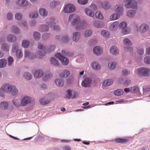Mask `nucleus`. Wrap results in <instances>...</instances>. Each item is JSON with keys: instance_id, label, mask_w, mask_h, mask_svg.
Masks as SVG:
<instances>
[{"instance_id": "nucleus-1", "label": "nucleus", "mask_w": 150, "mask_h": 150, "mask_svg": "<svg viewBox=\"0 0 150 150\" xmlns=\"http://www.w3.org/2000/svg\"><path fill=\"white\" fill-rule=\"evenodd\" d=\"M69 21L74 25H76V29L79 30L86 28L87 26V24L85 21H83L80 22L79 17L75 14H71L69 16Z\"/></svg>"}, {"instance_id": "nucleus-2", "label": "nucleus", "mask_w": 150, "mask_h": 150, "mask_svg": "<svg viewBox=\"0 0 150 150\" xmlns=\"http://www.w3.org/2000/svg\"><path fill=\"white\" fill-rule=\"evenodd\" d=\"M41 52L40 51H39L38 54L36 56L34 55L33 54H31L29 50H26L25 51L24 53V57H28L31 59H33L35 58L36 57L38 58H41L42 56L45 54V53L44 54H40Z\"/></svg>"}, {"instance_id": "nucleus-3", "label": "nucleus", "mask_w": 150, "mask_h": 150, "mask_svg": "<svg viewBox=\"0 0 150 150\" xmlns=\"http://www.w3.org/2000/svg\"><path fill=\"white\" fill-rule=\"evenodd\" d=\"M137 73L140 76H147L150 74V69L140 67L137 69Z\"/></svg>"}, {"instance_id": "nucleus-4", "label": "nucleus", "mask_w": 150, "mask_h": 150, "mask_svg": "<svg viewBox=\"0 0 150 150\" xmlns=\"http://www.w3.org/2000/svg\"><path fill=\"white\" fill-rule=\"evenodd\" d=\"M55 47L54 45L51 46L50 49H47L46 48V47L43 46V45L40 43L38 45V48L39 49L42 50V51L41 52V53L40 54H42L45 53V54L43 56H44L46 52H45L46 50L47 51V53H50L51 52L53 51H54Z\"/></svg>"}, {"instance_id": "nucleus-5", "label": "nucleus", "mask_w": 150, "mask_h": 150, "mask_svg": "<svg viewBox=\"0 0 150 150\" xmlns=\"http://www.w3.org/2000/svg\"><path fill=\"white\" fill-rule=\"evenodd\" d=\"M125 6L127 8H136L137 4L135 0H125Z\"/></svg>"}, {"instance_id": "nucleus-6", "label": "nucleus", "mask_w": 150, "mask_h": 150, "mask_svg": "<svg viewBox=\"0 0 150 150\" xmlns=\"http://www.w3.org/2000/svg\"><path fill=\"white\" fill-rule=\"evenodd\" d=\"M55 56L61 61L63 65H67L68 64L69 62V60L67 58L62 56L60 53H57L55 54Z\"/></svg>"}, {"instance_id": "nucleus-7", "label": "nucleus", "mask_w": 150, "mask_h": 150, "mask_svg": "<svg viewBox=\"0 0 150 150\" xmlns=\"http://www.w3.org/2000/svg\"><path fill=\"white\" fill-rule=\"evenodd\" d=\"M75 10V7L70 4H67L64 9V12L66 13H71L74 12Z\"/></svg>"}, {"instance_id": "nucleus-8", "label": "nucleus", "mask_w": 150, "mask_h": 150, "mask_svg": "<svg viewBox=\"0 0 150 150\" xmlns=\"http://www.w3.org/2000/svg\"><path fill=\"white\" fill-rule=\"evenodd\" d=\"M13 86H11L8 84H6L3 85L0 89V92H6L7 93H10L12 91Z\"/></svg>"}, {"instance_id": "nucleus-9", "label": "nucleus", "mask_w": 150, "mask_h": 150, "mask_svg": "<svg viewBox=\"0 0 150 150\" xmlns=\"http://www.w3.org/2000/svg\"><path fill=\"white\" fill-rule=\"evenodd\" d=\"M137 31H139L141 33H143L147 31L149 29L148 25L146 24H142L138 29L137 28Z\"/></svg>"}, {"instance_id": "nucleus-10", "label": "nucleus", "mask_w": 150, "mask_h": 150, "mask_svg": "<svg viewBox=\"0 0 150 150\" xmlns=\"http://www.w3.org/2000/svg\"><path fill=\"white\" fill-rule=\"evenodd\" d=\"M31 99L28 96H25L22 99L20 105L21 106H25L28 103H30Z\"/></svg>"}, {"instance_id": "nucleus-11", "label": "nucleus", "mask_w": 150, "mask_h": 150, "mask_svg": "<svg viewBox=\"0 0 150 150\" xmlns=\"http://www.w3.org/2000/svg\"><path fill=\"white\" fill-rule=\"evenodd\" d=\"M16 4L18 6L24 7L28 5V2L25 0H19L16 1Z\"/></svg>"}, {"instance_id": "nucleus-12", "label": "nucleus", "mask_w": 150, "mask_h": 150, "mask_svg": "<svg viewBox=\"0 0 150 150\" xmlns=\"http://www.w3.org/2000/svg\"><path fill=\"white\" fill-rule=\"evenodd\" d=\"M97 4L99 8L102 7L105 9H109L110 6L109 3L106 2L102 3L99 1L98 2Z\"/></svg>"}, {"instance_id": "nucleus-13", "label": "nucleus", "mask_w": 150, "mask_h": 150, "mask_svg": "<svg viewBox=\"0 0 150 150\" xmlns=\"http://www.w3.org/2000/svg\"><path fill=\"white\" fill-rule=\"evenodd\" d=\"M44 74V72L41 69L36 70L33 74L34 76L36 78H39L42 77Z\"/></svg>"}, {"instance_id": "nucleus-14", "label": "nucleus", "mask_w": 150, "mask_h": 150, "mask_svg": "<svg viewBox=\"0 0 150 150\" xmlns=\"http://www.w3.org/2000/svg\"><path fill=\"white\" fill-rule=\"evenodd\" d=\"M94 53L98 56L102 54L103 52L102 49L99 46L95 47L93 49Z\"/></svg>"}, {"instance_id": "nucleus-15", "label": "nucleus", "mask_w": 150, "mask_h": 150, "mask_svg": "<svg viewBox=\"0 0 150 150\" xmlns=\"http://www.w3.org/2000/svg\"><path fill=\"white\" fill-rule=\"evenodd\" d=\"M93 25L96 28H101L103 27L105 24L103 21L97 20L93 22Z\"/></svg>"}, {"instance_id": "nucleus-16", "label": "nucleus", "mask_w": 150, "mask_h": 150, "mask_svg": "<svg viewBox=\"0 0 150 150\" xmlns=\"http://www.w3.org/2000/svg\"><path fill=\"white\" fill-rule=\"evenodd\" d=\"M54 21L55 20L54 19L51 20L48 23V24L49 25L50 27H51L54 26L53 29L55 31H58L59 30V27L58 26L54 25H55Z\"/></svg>"}, {"instance_id": "nucleus-17", "label": "nucleus", "mask_w": 150, "mask_h": 150, "mask_svg": "<svg viewBox=\"0 0 150 150\" xmlns=\"http://www.w3.org/2000/svg\"><path fill=\"white\" fill-rule=\"evenodd\" d=\"M110 50L111 53L114 55L118 54L119 52L118 48L115 46H112L110 48Z\"/></svg>"}, {"instance_id": "nucleus-18", "label": "nucleus", "mask_w": 150, "mask_h": 150, "mask_svg": "<svg viewBox=\"0 0 150 150\" xmlns=\"http://www.w3.org/2000/svg\"><path fill=\"white\" fill-rule=\"evenodd\" d=\"M91 80L87 78L83 80L81 83L82 86L84 87H86L89 86L91 83Z\"/></svg>"}, {"instance_id": "nucleus-19", "label": "nucleus", "mask_w": 150, "mask_h": 150, "mask_svg": "<svg viewBox=\"0 0 150 150\" xmlns=\"http://www.w3.org/2000/svg\"><path fill=\"white\" fill-rule=\"evenodd\" d=\"M80 33L78 32H76L74 33L73 34V40L74 41H78L80 39Z\"/></svg>"}, {"instance_id": "nucleus-20", "label": "nucleus", "mask_w": 150, "mask_h": 150, "mask_svg": "<svg viewBox=\"0 0 150 150\" xmlns=\"http://www.w3.org/2000/svg\"><path fill=\"white\" fill-rule=\"evenodd\" d=\"M115 9L116 13H117V14H119L120 15L122 13L123 8L122 6L119 5H116L115 6Z\"/></svg>"}, {"instance_id": "nucleus-21", "label": "nucleus", "mask_w": 150, "mask_h": 150, "mask_svg": "<svg viewBox=\"0 0 150 150\" xmlns=\"http://www.w3.org/2000/svg\"><path fill=\"white\" fill-rule=\"evenodd\" d=\"M119 23L117 21L113 22L110 26L109 29L111 31L116 30L118 27Z\"/></svg>"}, {"instance_id": "nucleus-22", "label": "nucleus", "mask_w": 150, "mask_h": 150, "mask_svg": "<svg viewBox=\"0 0 150 150\" xmlns=\"http://www.w3.org/2000/svg\"><path fill=\"white\" fill-rule=\"evenodd\" d=\"M70 71L67 70H64L59 74V76L62 78H66L70 74Z\"/></svg>"}, {"instance_id": "nucleus-23", "label": "nucleus", "mask_w": 150, "mask_h": 150, "mask_svg": "<svg viewBox=\"0 0 150 150\" xmlns=\"http://www.w3.org/2000/svg\"><path fill=\"white\" fill-rule=\"evenodd\" d=\"M91 66L93 69L96 70H99L101 68L100 65L96 62H93L91 64Z\"/></svg>"}, {"instance_id": "nucleus-24", "label": "nucleus", "mask_w": 150, "mask_h": 150, "mask_svg": "<svg viewBox=\"0 0 150 150\" xmlns=\"http://www.w3.org/2000/svg\"><path fill=\"white\" fill-rule=\"evenodd\" d=\"M55 83L57 86H63L64 82V80L62 79H57L55 80Z\"/></svg>"}, {"instance_id": "nucleus-25", "label": "nucleus", "mask_w": 150, "mask_h": 150, "mask_svg": "<svg viewBox=\"0 0 150 150\" xmlns=\"http://www.w3.org/2000/svg\"><path fill=\"white\" fill-rule=\"evenodd\" d=\"M40 103L42 105H46L48 104L50 102V100L45 97L42 98L39 100Z\"/></svg>"}, {"instance_id": "nucleus-26", "label": "nucleus", "mask_w": 150, "mask_h": 150, "mask_svg": "<svg viewBox=\"0 0 150 150\" xmlns=\"http://www.w3.org/2000/svg\"><path fill=\"white\" fill-rule=\"evenodd\" d=\"M85 13L88 16L93 17L94 16V13L92 11L88 8H86L85 10Z\"/></svg>"}, {"instance_id": "nucleus-27", "label": "nucleus", "mask_w": 150, "mask_h": 150, "mask_svg": "<svg viewBox=\"0 0 150 150\" xmlns=\"http://www.w3.org/2000/svg\"><path fill=\"white\" fill-rule=\"evenodd\" d=\"M115 141L117 143H124L127 142L129 141V140L127 139L119 138L115 139Z\"/></svg>"}, {"instance_id": "nucleus-28", "label": "nucleus", "mask_w": 150, "mask_h": 150, "mask_svg": "<svg viewBox=\"0 0 150 150\" xmlns=\"http://www.w3.org/2000/svg\"><path fill=\"white\" fill-rule=\"evenodd\" d=\"M113 80L111 79L105 80L103 83V85L105 86H109L111 85L113 83Z\"/></svg>"}, {"instance_id": "nucleus-29", "label": "nucleus", "mask_w": 150, "mask_h": 150, "mask_svg": "<svg viewBox=\"0 0 150 150\" xmlns=\"http://www.w3.org/2000/svg\"><path fill=\"white\" fill-rule=\"evenodd\" d=\"M7 63V61L6 59H0V68H2L5 67Z\"/></svg>"}, {"instance_id": "nucleus-30", "label": "nucleus", "mask_w": 150, "mask_h": 150, "mask_svg": "<svg viewBox=\"0 0 150 150\" xmlns=\"http://www.w3.org/2000/svg\"><path fill=\"white\" fill-rule=\"evenodd\" d=\"M120 17L119 14H117V13H114L111 15L110 18V21H113L118 19Z\"/></svg>"}, {"instance_id": "nucleus-31", "label": "nucleus", "mask_w": 150, "mask_h": 150, "mask_svg": "<svg viewBox=\"0 0 150 150\" xmlns=\"http://www.w3.org/2000/svg\"><path fill=\"white\" fill-rule=\"evenodd\" d=\"M117 66L116 63L115 62H110L108 64L109 68L111 70L114 69Z\"/></svg>"}, {"instance_id": "nucleus-32", "label": "nucleus", "mask_w": 150, "mask_h": 150, "mask_svg": "<svg viewBox=\"0 0 150 150\" xmlns=\"http://www.w3.org/2000/svg\"><path fill=\"white\" fill-rule=\"evenodd\" d=\"M23 77L26 79L30 80L32 78L33 76L30 73L28 72H26L24 73Z\"/></svg>"}, {"instance_id": "nucleus-33", "label": "nucleus", "mask_w": 150, "mask_h": 150, "mask_svg": "<svg viewBox=\"0 0 150 150\" xmlns=\"http://www.w3.org/2000/svg\"><path fill=\"white\" fill-rule=\"evenodd\" d=\"M50 60L51 63L54 65L57 66L59 64V62L58 61L55 59L53 57H51Z\"/></svg>"}, {"instance_id": "nucleus-34", "label": "nucleus", "mask_w": 150, "mask_h": 150, "mask_svg": "<svg viewBox=\"0 0 150 150\" xmlns=\"http://www.w3.org/2000/svg\"><path fill=\"white\" fill-rule=\"evenodd\" d=\"M95 16L96 18L98 19L103 20V19L102 14L99 11H97L96 13Z\"/></svg>"}, {"instance_id": "nucleus-35", "label": "nucleus", "mask_w": 150, "mask_h": 150, "mask_svg": "<svg viewBox=\"0 0 150 150\" xmlns=\"http://www.w3.org/2000/svg\"><path fill=\"white\" fill-rule=\"evenodd\" d=\"M7 40L9 42H13L16 40V38L12 35H9L7 38Z\"/></svg>"}, {"instance_id": "nucleus-36", "label": "nucleus", "mask_w": 150, "mask_h": 150, "mask_svg": "<svg viewBox=\"0 0 150 150\" xmlns=\"http://www.w3.org/2000/svg\"><path fill=\"white\" fill-rule=\"evenodd\" d=\"M39 12L41 15L44 16H47V11L43 8L40 9L39 10Z\"/></svg>"}, {"instance_id": "nucleus-37", "label": "nucleus", "mask_w": 150, "mask_h": 150, "mask_svg": "<svg viewBox=\"0 0 150 150\" xmlns=\"http://www.w3.org/2000/svg\"><path fill=\"white\" fill-rule=\"evenodd\" d=\"M38 13L37 11H34L29 14V17L32 18H36L38 17Z\"/></svg>"}, {"instance_id": "nucleus-38", "label": "nucleus", "mask_w": 150, "mask_h": 150, "mask_svg": "<svg viewBox=\"0 0 150 150\" xmlns=\"http://www.w3.org/2000/svg\"><path fill=\"white\" fill-rule=\"evenodd\" d=\"M70 38H69L67 35H64L62 38L61 41L62 42L67 43V42L70 40Z\"/></svg>"}, {"instance_id": "nucleus-39", "label": "nucleus", "mask_w": 150, "mask_h": 150, "mask_svg": "<svg viewBox=\"0 0 150 150\" xmlns=\"http://www.w3.org/2000/svg\"><path fill=\"white\" fill-rule=\"evenodd\" d=\"M136 11L133 10H130L127 12V15L128 17L132 18L133 17L135 14Z\"/></svg>"}, {"instance_id": "nucleus-40", "label": "nucleus", "mask_w": 150, "mask_h": 150, "mask_svg": "<svg viewBox=\"0 0 150 150\" xmlns=\"http://www.w3.org/2000/svg\"><path fill=\"white\" fill-rule=\"evenodd\" d=\"M123 93V91L122 90L117 89L114 91V94L116 96H119L122 95Z\"/></svg>"}, {"instance_id": "nucleus-41", "label": "nucleus", "mask_w": 150, "mask_h": 150, "mask_svg": "<svg viewBox=\"0 0 150 150\" xmlns=\"http://www.w3.org/2000/svg\"><path fill=\"white\" fill-rule=\"evenodd\" d=\"M65 97L67 98H70L72 95V91L70 90H68L66 92Z\"/></svg>"}, {"instance_id": "nucleus-42", "label": "nucleus", "mask_w": 150, "mask_h": 150, "mask_svg": "<svg viewBox=\"0 0 150 150\" xmlns=\"http://www.w3.org/2000/svg\"><path fill=\"white\" fill-rule=\"evenodd\" d=\"M92 33V31L91 30H87L84 33L83 35L85 37H89L91 35Z\"/></svg>"}, {"instance_id": "nucleus-43", "label": "nucleus", "mask_w": 150, "mask_h": 150, "mask_svg": "<svg viewBox=\"0 0 150 150\" xmlns=\"http://www.w3.org/2000/svg\"><path fill=\"white\" fill-rule=\"evenodd\" d=\"M33 37L36 40H38L40 38V34L37 32H35L33 34Z\"/></svg>"}, {"instance_id": "nucleus-44", "label": "nucleus", "mask_w": 150, "mask_h": 150, "mask_svg": "<svg viewBox=\"0 0 150 150\" xmlns=\"http://www.w3.org/2000/svg\"><path fill=\"white\" fill-rule=\"evenodd\" d=\"M101 34L104 37H108L109 36V32L105 30H103L101 32Z\"/></svg>"}, {"instance_id": "nucleus-45", "label": "nucleus", "mask_w": 150, "mask_h": 150, "mask_svg": "<svg viewBox=\"0 0 150 150\" xmlns=\"http://www.w3.org/2000/svg\"><path fill=\"white\" fill-rule=\"evenodd\" d=\"M16 54L17 58L18 59L21 58L23 55L22 52L20 50H17Z\"/></svg>"}, {"instance_id": "nucleus-46", "label": "nucleus", "mask_w": 150, "mask_h": 150, "mask_svg": "<svg viewBox=\"0 0 150 150\" xmlns=\"http://www.w3.org/2000/svg\"><path fill=\"white\" fill-rule=\"evenodd\" d=\"M61 53L63 55L68 56H72L74 55V54L73 53L68 52L64 50H62Z\"/></svg>"}, {"instance_id": "nucleus-47", "label": "nucleus", "mask_w": 150, "mask_h": 150, "mask_svg": "<svg viewBox=\"0 0 150 150\" xmlns=\"http://www.w3.org/2000/svg\"><path fill=\"white\" fill-rule=\"evenodd\" d=\"M0 106L3 109H6L8 106L7 103L5 102H2L1 103Z\"/></svg>"}, {"instance_id": "nucleus-48", "label": "nucleus", "mask_w": 150, "mask_h": 150, "mask_svg": "<svg viewBox=\"0 0 150 150\" xmlns=\"http://www.w3.org/2000/svg\"><path fill=\"white\" fill-rule=\"evenodd\" d=\"M139 88L137 86H133L131 88V92L133 93H136L139 91Z\"/></svg>"}, {"instance_id": "nucleus-49", "label": "nucleus", "mask_w": 150, "mask_h": 150, "mask_svg": "<svg viewBox=\"0 0 150 150\" xmlns=\"http://www.w3.org/2000/svg\"><path fill=\"white\" fill-rule=\"evenodd\" d=\"M1 49L4 51H7L9 50V47L8 45L6 44H2Z\"/></svg>"}, {"instance_id": "nucleus-50", "label": "nucleus", "mask_w": 150, "mask_h": 150, "mask_svg": "<svg viewBox=\"0 0 150 150\" xmlns=\"http://www.w3.org/2000/svg\"><path fill=\"white\" fill-rule=\"evenodd\" d=\"M60 4V2L59 1H53L51 2L50 3V6L51 8H54L56 6H57Z\"/></svg>"}, {"instance_id": "nucleus-51", "label": "nucleus", "mask_w": 150, "mask_h": 150, "mask_svg": "<svg viewBox=\"0 0 150 150\" xmlns=\"http://www.w3.org/2000/svg\"><path fill=\"white\" fill-rule=\"evenodd\" d=\"M29 44V42L26 40H23L22 42V46L24 48L28 47Z\"/></svg>"}, {"instance_id": "nucleus-52", "label": "nucleus", "mask_w": 150, "mask_h": 150, "mask_svg": "<svg viewBox=\"0 0 150 150\" xmlns=\"http://www.w3.org/2000/svg\"><path fill=\"white\" fill-rule=\"evenodd\" d=\"M127 23L125 22H123L122 23L120 24L118 26L120 29H121L122 30L123 29L127 27Z\"/></svg>"}, {"instance_id": "nucleus-53", "label": "nucleus", "mask_w": 150, "mask_h": 150, "mask_svg": "<svg viewBox=\"0 0 150 150\" xmlns=\"http://www.w3.org/2000/svg\"><path fill=\"white\" fill-rule=\"evenodd\" d=\"M18 44L16 43H14L13 45L12 52H16L17 50H18Z\"/></svg>"}, {"instance_id": "nucleus-54", "label": "nucleus", "mask_w": 150, "mask_h": 150, "mask_svg": "<svg viewBox=\"0 0 150 150\" xmlns=\"http://www.w3.org/2000/svg\"><path fill=\"white\" fill-rule=\"evenodd\" d=\"M52 77V75L50 74L45 76L43 78V80L44 81H45L50 79Z\"/></svg>"}, {"instance_id": "nucleus-55", "label": "nucleus", "mask_w": 150, "mask_h": 150, "mask_svg": "<svg viewBox=\"0 0 150 150\" xmlns=\"http://www.w3.org/2000/svg\"><path fill=\"white\" fill-rule=\"evenodd\" d=\"M130 30L126 28L122 30V34L125 35L128 34L130 32Z\"/></svg>"}, {"instance_id": "nucleus-56", "label": "nucleus", "mask_w": 150, "mask_h": 150, "mask_svg": "<svg viewBox=\"0 0 150 150\" xmlns=\"http://www.w3.org/2000/svg\"><path fill=\"white\" fill-rule=\"evenodd\" d=\"M12 31L15 33L18 34L20 33V30L17 27L13 26L12 28Z\"/></svg>"}, {"instance_id": "nucleus-57", "label": "nucleus", "mask_w": 150, "mask_h": 150, "mask_svg": "<svg viewBox=\"0 0 150 150\" xmlns=\"http://www.w3.org/2000/svg\"><path fill=\"white\" fill-rule=\"evenodd\" d=\"M123 43L125 45H132L131 42L128 39H125L123 40Z\"/></svg>"}, {"instance_id": "nucleus-58", "label": "nucleus", "mask_w": 150, "mask_h": 150, "mask_svg": "<svg viewBox=\"0 0 150 150\" xmlns=\"http://www.w3.org/2000/svg\"><path fill=\"white\" fill-rule=\"evenodd\" d=\"M20 100L17 99H14L13 101V103L17 107H19L20 105L19 104Z\"/></svg>"}, {"instance_id": "nucleus-59", "label": "nucleus", "mask_w": 150, "mask_h": 150, "mask_svg": "<svg viewBox=\"0 0 150 150\" xmlns=\"http://www.w3.org/2000/svg\"><path fill=\"white\" fill-rule=\"evenodd\" d=\"M8 65L9 66L11 65L12 62L13 61V59L11 57H9L8 59Z\"/></svg>"}, {"instance_id": "nucleus-60", "label": "nucleus", "mask_w": 150, "mask_h": 150, "mask_svg": "<svg viewBox=\"0 0 150 150\" xmlns=\"http://www.w3.org/2000/svg\"><path fill=\"white\" fill-rule=\"evenodd\" d=\"M7 19L9 21H11L12 20L13 16L12 13L11 12L8 13L6 15Z\"/></svg>"}, {"instance_id": "nucleus-61", "label": "nucleus", "mask_w": 150, "mask_h": 150, "mask_svg": "<svg viewBox=\"0 0 150 150\" xmlns=\"http://www.w3.org/2000/svg\"><path fill=\"white\" fill-rule=\"evenodd\" d=\"M15 18L18 20H20L22 18V16L21 13H17L15 15Z\"/></svg>"}, {"instance_id": "nucleus-62", "label": "nucleus", "mask_w": 150, "mask_h": 150, "mask_svg": "<svg viewBox=\"0 0 150 150\" xmlns=\"http://www.w3.org/2000/svg\"><path fill=\"white\" fill-rule=\"evenodd\" d=\"M144 62L147 64H150V57L147 56L144 58Z\"/></svg>"}, {"instance_id": "nucleus-63", "label": "nucleus", "mask_w": 150, "mask_h": 150, "mask_svg": "<svg viewBox=\"0 0 150 150\" xmlns=\"http://www.w3.org/2000/svg\"><path fill=\"white\" fill-rule=\"evenodd\" d=\"M13 94L14 95L17 94L18 92V90L15 86H13L12 88Z\"/></svg>"}, {"instance_id": "nucleus-64", "label": "nucleus", "mask_w": 150, "mask_h": 150, "mask_svg": "<svg viewBox=\"0 0 150 150\" xmlns=\"http://www.w3.org/2000/svg\"><path fill=\"white\" fill-rule=\"evenodd\" d=\"M77 1L80 4L85 5L87 3L88 0H77Z\"/></svg>"}]
</instances>
